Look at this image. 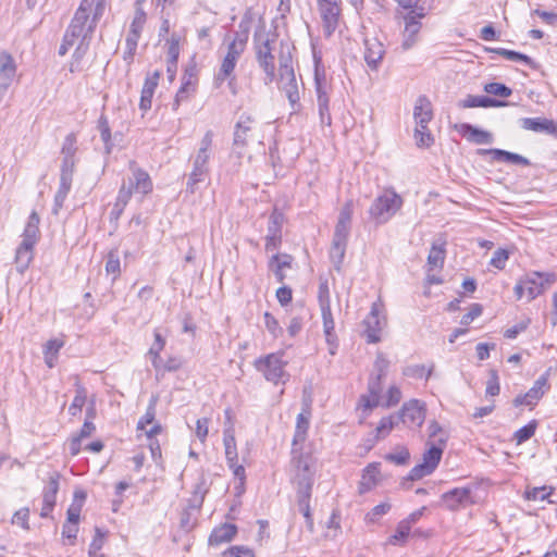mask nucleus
I'll use <instances>...</instances> for the list:
<instances>
[{
  "label": "nucleus",
  "mask_w": 557,
  "mask_h": 557,
  "mask_svg": "<svg viewBox=\"0 0 557 557\" xmlns=\"http://www.w3.org/2000/svg\"><path fill=\"white\" fill-rule=\"evenodd\" d=\"M196 84H197L196 67L193 65L185 70V73L182 78V86L195 92Z\"/></svg>",
  "instance_id": "58"
},
{
  "label": "nucleus",
  "mask_w": 557,
  "mask_h": 557,
  "mask_svg": "<svg viewBox=\"0 0 557 557\" xmlns=\"http://www.w3.org/2000/svg\"><path fill=\"white\" fill-rule=\"evenodd\" d=\"M133 191H135V190L133 189V181L132 180H128V185H126L125 183L122 184V186L119 190L117 197H116V202H115V207H120V211L124 210V208L126 207V205L128 203V201L133 195Z\"/></svg>",
  "instance_id": "48"
},
{
  "label": "nucleus",
  "mask_w": 557,
  "mask_h": 557,
  "mask_svg": "<svg viewBox=\"0 0 557 557\" xmlns=\"http://www.w3.org/2000/svg\"><path fill=\"white\" fill-rule=\"evenodd\" d=\"M129 170L133 173V189L143 195L149 194L152 190V182L149 174L143 169L138 168L135 161L129 162Z\"/></svg>",
  "instance_id": "22"
},
{
  "label": "nucleus",
  "mask_w": 557,
  "mask_h": 557,
  "mask_svg": "<svg viewBox=\"0 0 557 557\" xmlns=\"http://www.w3.org/2000/svg\"><path fill=\"white\" fill-rule=\"evenodd\" d=\"M292 465L294 468L293 482L297 494L311 493L314 476V461L310 454H304L300 448H292Z\"/></svg>",
  "instance_id": "8"
},
{
  "label": "nucleus",
  "mask_w": 557,
  "mask_h": 557,
  "mask_svg": "<svg viewBox=\"0 0 557 557\" xmlns=\"http://www.w3.org/2000/svg\"><path fill=\"white\" fill-rule=\"evenodd\" d=\"M429 440L426 443H436L437 445L446 446L448 441L447 432L435 420L429 423Z\"/></svg>",
  "instance_id": "42"
},
{
  "label": "nucleus",
  "mask_w": 557,
  "mask_h": 557,
  "mask_svg": "<svg viewBox=\"0 0 557 557\" xmlns=\"http://www.w3.org/2000/svg\"><path fill=\"white\" fill-rule=\"evenodd\" d=\"M478 153L481 156L491 154L494 161L515 163L520 165H530V161L521 154L513 153L502 149H479Z\"/></svg>",
  "instance_id": "23"
},
{
  "label": "nucleus",
  "mask_w": 557,
  "mask_h": 557,
  "mask_svg": "<svg viewBox=\"0 0 557 557\" xmlns=\"http://www.w3.org/2000/svg\"><path fill=\"white\" fill-rule=\"evenodd\" d=\"M535 430H536V423L534 421H532V422L528 423L527 425L520 428L515 433V440L517 441L518 444H521V443L530 440L534 435Z\"/></svg>",
  "instance_id": "56"
},
{
  "label": "nucleus",
  "mask_w": 557,
  "mask_h": 557,
  "mask_svg": "<svg viewBox=\"0 0 557 557\" xmlns=\"http://www.w3.org/2000/svg\"><path fill=\"white\" fill-rule=\"evenodd\" d=\"M283 222L282 213L276 210L271 214L268 225V234L270 235H281V226Z\"/></svg>",
  "instance_id": "62"
},
{
  "label": "nucleus",
  "mask_w": 557,
  "mask_h": 557,
  "mask_svg": "<svg viewBox=\"0 0 557 557\" xmlns=\"http://www.w3.org/2000/svg\"><path fill=\"white\" fill-rule=\"evenodd\" d=\"M85 401H86V393H85V389L84 388H79L69 408V412L70 414L72 416H76L77 413L81 412L83 406L85 405Z\"/></svg>",
  "instance_id": "60"
},
{
  "label": "nucleus",
  "mask_w": 557,
  "mask_h": 557,
  "mask_svg": "<svg viewBox=\"0 0 557 557\" xmlns=\"http://www.w3.org/2000/svg\"><path fill=\"white\" fill-rule=\"evenodd\" d=\"M484 91L490 95L498 96L502 98H507L512 94V90L509 87L500 83L486 84L484 86Z\"/></svg>",
  "instance_id": "52"
},
{
  "label": "nucleus",
  "mask_w": 557,
  "mask_h": 557,
  "mask_svg": "<svg viewBox=\"0 0 557 557\" xmlns=\"http://www.w3.org/2000/svg\"><path fill=\"white\" fill-rule=\"evenodd\" d=\"M223 557H255L253 552L243 546H233L223 553Z\"/></svg>",
  "instance_id": "64"
},
{
  "label": "nucleus",
  "mask_w": 557,
  "mask_h": 557,
  "mask_svg": "<svg viewBox=\"0 0 557 557\" xmlns=\"http://www.w3.org/2000/svg\"><path fill=\"white\" fill-rule=\"evenodd\" d=\"M428 449L422 456V462L414 466L410 472L408 478L412 481L420 480L423 476L430 475L437 468L444 448L446 446L437 445L436 443H426Z\"/></svg>",
  "instance_id": "13"
},
{
  "label": "nucleus",
  "mask_w": 557,
  "mask_h": 557,
  "mask_svg": "<svg viewBox=\"0 0 557 557\" xmlns=\"http://www.w3.org/2000/svg\"><path fill=\"white\" fill-rule=\"evenodd\" d=\"M444 243H434L428 256V265L430 270L442 269L445 260Z\"/></svg>",
  "instance_id": "39"
},
{
  "label": "nucleus",
  "mask_w": 557,
  "mask_h": 557,
  "mask_svg": "<svg viewBox=\"0 0 557 557\" xmlns=\"http://www.w3.org/2000/svg\"><path fill=\"white\" fill-rule=\"evenodd\" d=\"M248 33L246 30L243 33H236L233 40L227 45V51L224 59H228L237 63L246 49Z\"/></svg>",
  "instance_id": "28"
},
{
  "label": "nucleus",
  "mask_w": 557,
  "mask_h": 557,
  "mask_svg": "<svg viewBox=\"0 0 557 557\" xmlns=\"http://www.w3.org/2000/svg\"><path fill=\"white\" fill-rule=\"evenodd\" d=\"M508 258H509L508 251L506 249L499 248L496 251H494L490 263L494 268H496L498 270H503L506 265V261L508 260Z\"/></svg>",
  "instance_id": "63"
},
{
  "label": "nucleus",
  "mask_w": 557,
  "mask_h": 557,
  "mask_svg": "<svg viewBox=\"0 0 557 557\" xmlns=\"http://www.w3.org/2000/svg\"><path fill=\"white\" fill-rule=\"evenodd\" d=\"M382 379L376 375H372L369 380V395H362L360 398V405L366 410H372L379 405L380 394L382 392Z\"/></svg>",
  "instance_id": "25"
},
{
  "label": "nucleus",
  "mask_w": 557,
  "mask_h": 557,
  "mask_svg": "<svg viewBox=\"0 0 557 557\" xmlns=\"http://www.w3.org/2000/svg\"><path fill=\"white\" fill-rule=\"evenodd\" d=\"M16 75V64L12 55L5 51L0 52V102Z\"/></svg>",
  "instance_id": "18"
},
{
  "label": "nucleus",
  "mask_w": 557,
  "mask_h": 557,
  "mask_svg": "<svg viewBox=\"0 0 557 557\" xmlns=\"http://www.w3.org/2000/svg\"><path fill=\"white\" fill-rule=\"evenodd\" d=\"M106 272L113 275L115 280L121 272L120 257L116 250H111L107 256Z\"/></svg>",
  "instance_id": "49"
},
{
  "label": "nucleus",
  "mask_w": 557,
  "mask_h": 557,
  "mask_svg": "<svg viewBox=\"0 0 557 557\" xmlns=\"http://www.w3.org/2000/svg\"><path fill=\"white\" fill-rule=\"evenodd\" d=\"M521 126L535 133H545L557 137V123L545 117H523Z\"/></svg>",
  "instance_id": "21"
},
{
  "label": "nucleus",
  "mask_w": 557,
  "mask_h": 557,
  "mask_svg": "<svg viewBox=\"0 0 557 557\" xmlns=\"http://www.w3.org/2000/svg\"><path fill=\"white\" fill-rule=\"evenodd\" d=\"M276 35L267 30L264 25L257 27L253 34L252 46L258 66L264 73L265 85L273 83L276 78L275 48Z\"/></svg>",
  "instance_id": "2"
},
{
  "label": "nucleus",
  "mask_w": 557,
  "mask_h": 557,
  "mask_svg": "<svg viewBox=\"0 0 557 557\" xmlns=\"http://www.w3.org/2000/svg\"><path fill=\"white\" fill-rule=\"evenodd\" d=\"M434 364H432L428 370L423 364H412L408 366L403 370V374L408 377L421 379L425 376L429 379L433 372Z\"/></svg>",
  "instance_id": "47"
},
{
  "label": "nucleus",
  "mask_w": 557,
  "mask_h": 557,
  "mask_svg": "<svg viewBox=\"0 0 557 557\" xmlns=\"http://www.w3.org/2000/svg\"><path fill=\"white\" fill-rule=\"evenodd\" d=\"M406 26L404 32L403 48L410 49L417 41V35L420 32L421 23L417 16L408 15L405 17Z\"/></svg>",
  "instance_id": "33"
},
{
  "label": "nucleus",
  "mask_w": 557,
  "mask_h": 557,
  "mask_svg": "<svg viewBox=\"0 0 557 557\" xmlns=\"http://www.w3.org/2000/svg\"><path fill=\"white\" fill-rule=\"evenodd\" d=\"M397 416L383 417L376 426V438L385 437L398 424Z\"/></svg>",
  "instance_id": "50"
},
{
  "label": "nucleus",
  "mask_w": 557,
  "mask_h": 557,
  "mask_svg": "<svg viewBox=\"0 0 557 557\" xmlns=\"http://www.w3.org/2000/svg\"><path fill=\"white\" fill-rule=\"evenodd\" d=\"M470 490L467 487H457L443 494L442 498L446 507L450 510L457 509L460 505L470 499Z\"/></svg>",
  "instance_id": "27"
},
{
  "label": "nucleus",
  "mask_w": 557,
  "mask_h": 557,
  "mask_svg": "<svg viewBox=\"0 0 557 557\" xmlns=\"http://www.w3.org/2000/svg\"><path fill=\"white\" fill-rule=\"evenodd\" d=\"M379 466V463H370L363 470V474L359 483V492L361 494L369 492L372 487L376 485L380 474Z\"/></svg>",
  "instance_id": "36"
},
{
  "label": "nucleus",
  "mask_w": 557,
  "mask_h": 557,
  "mask_svg": "<svg viewBox=\"0 0 557 557\" xmlns=\"http://www.w3.org/2000/svg\"><path fill=\"white\" fill-rule=\"evenodd\" d=\"M310 423V411H302L297 416L296 429L293 438L292 448H300L306 441L307 432Z\"/></svg>",
  "instance_id": "30"
},
{
  "label": "nucleus",
  "mask_w": 557,
  "mask_h": 557,
  "mask_svg": "<svg viewBox=\"0 0 557 557\" xmlns=\"http://www.w3.org/2000/svg\"><path fill=\"white\" fill-rule=\"evenodd\" d=\"M63 346H64V342L59 338H53L46 343V345L44 347V356H45V362L49 368L54 367L57 356Z\"/></svg>",
  "instance_id": "40"
},
{
  "label": "nucleus",
  "mask_w": 557,
  "mask_h": 557,
  "mask_svg": "<svg viewBox=\"0 0 557 557\" xmlns=\"http://www.w3.org/2000/svg\"><path fill=\"white\" fill-rule=\"evenodd\" d=\"M284 352H274L260 357L255 360V368L261 372L264 379L274 384L286 383L289 374L286 372L285 367L287 361L283 359Z\"/></svg>",
  "instance_id": "10"
},
{
  "label": "nucleus",
  "mask_w": 557,
  "mask_h": 557,
  "mask_svg": "<svg viewBox=\"0 0 557 557\" xmlns=\"http://www.w3.org/2000/svg\"><path fill=\"white\" fill-rule=\"evenodd\" d=\"M425 405L418 399H411L405 403L397 420L401 421L408 428H420L425 420Z\"/></svg>",
  "instance_id": "14"
},
{
  "label": "nucleus",
  "mask_w": 557,
  "mask_h": 557,
  "mask_svg": "<svg viewBox=\"0 0 557 557\" xmlns=\"http://www.w3.org/2000/svg\"><path fill=\"white\" fill-rule=\"evenodd\" d=\"M106 0H83L69 25L65 35L78 42L74 58L86 53L96 25L104 12Z\"/></svg>",
  "instance_id": "1"
},
{
  "label": "nucleus",
  "mask_w": 557,
  "mask_h": 557,
  "mask_svg": "<svg viewBox=\"0 0 557 557\" xmlns=\"http://www.w3.org/2000/svg\"><path fill=\"white\" fill-rule=\"evenodd\" d=\"M253 141L262 143L259 124L252 115L243 113L234 126L232 150L238 158H242L246 148Z\"/></svg>",
  "instance_id": "7"
},
{
  "label": "nucleus",
  "mask_w": 557,
  "mask_h": 557,
  "mask_svg": "<svg viewBox=\"0 0 557 557\" xmlns=\"http://www.w3.org/2000/svg\"><path fill=\"white\" fill-rule=\"evenodd\" d=\"M488 51L497 53L507 60L520 61V62L525 63L527 65H529L532 69L535 67V62L527 54H523V53H520V52H517L513 50H508L505 48H492V49H488Z\"/></svg>",
  "instance_id": "41"
},
{
  "label": "nucleus",
  "mask_w": 557,
  "mask_h": 557,
  "mask_svg": "<svg viewBox=\"0 0 557 557\" xmlns=\"http://www.w3.org/2000/svg\"><path fill=\"white\" fill-rule=\"evenodd\" d=\"M310 498H311V493L297 494L299 511L306 518V522H307L309 530L312 531L313 520H312L311 512H310Z\"/></svg>",
  "instance_id": "46"
},
{
  "label": "nucleus",
  "mask_w": 557,
  "mask_h": 557,
  "mask_svg": "<svg viewBox=\"0 0 557 557\" xmlns=\"http://www.w3.org/2000/svg\"><path fill=\"white\" fill-rule=\"evenodd\" d=\"M389 368V361L386 359L384 354L379 352L374 361V375L379 377H385Z\"/></svg>",
  "instance_id": "59"
},
{
  "label": "nucleus",
  "mask_w": 557,
  "mask_h": 557,
  "mask_svg": "<svg viewBox=\"0 0 557 557\" xmlns=\"http://www.w3.org/2000/svg\"><path fill=\"white\" fill-rule=\"evenodd\" d=\"M99 131L101 135V139L103 140L106 145V151L107 153L111 152L112 144H111V131L109 127L108 120L104 116H101L99 119Z\"/></svg>",
  "instance_id": "55"
},
{
  "label": "nucleus",
  "mask_w": 557,
  "mask_h": 557,
  "mask_svg": "<svg viewBox=\"0 0 557 557\" xmlns=\"http://www.w3.org/2000/svg\"><path fill=\"white\" fill-rule=\"evenodd\" d=\"M314 60V87L317 95V104L319 110L320 122L322 125L330 126L332 117L330 112V94L332 90L331 83L326 78L325 69L322 64L321 57L313 52Z\"/></svg>",
  "instance_id": "6"
},
{
  "label": "nucleus",
  "mask_w": 557,
  "mask_h": 557,
  "mask_svg": "<svg viewBox=\"0 0 557 557\" xmlns=\"http://www.w3.org/2000/svg\"><path fill=\"white\" fill-rule=\"evenodd\" d=\"M548 375V371L542 374L524 395L515 398L513 405L517 407L522 405L529 406L530 408L534 407L549 388Z\"/></svg>",
  "instance_id": "16"
},
{
  "label": "nucleus",
  "mask_w": 557,
  "mask_h": 557,
  "mask_svg": "<svg viewBox=\"0 0 557 557\" xmlns=\"http://www.w3.org/2000/svg\"><path fill=\"white\" fill-rule=\"evenodd\" d=\"M72 178L60 177V185L54 196V213L62 208L72 186Z\"/></svg>",
  "instance_id": "43"
},
{
  "label": "nucleus",
  "mask_w": 557,
  "mask_h": 557,
  "mask_svg": "<svg viewBox=\"0 0 557 557\" xmlns=\"http://www.w3.org/2000/svg\"><path fill=\"white\" fill-rule=\"evenodd\" d=\"M318 300H319L320 309L331 307L330 289H329L327 281L320 282L319 290H318Z\"/></svg>",
  "instance_id": "61"
},
{
  "label": "nucleus",
  "mask_w": 557,
  "mask_h": 557,
  "mask_svg": "<svg viewBox=\"0 0 557 557\" xmlns=\"http://www.w3.org/2000/svg\"><path fill=\"white\" fill-rule=\"evenodd\" d=\"M213 132L207 131L199 143V148L193 157V170L187 182V190L194 193L196 185L205 180L209 172V160L211 158Z\"/></svg>",
  "instance_id": "9"
},
{
  "label": "nucleus",
  "mask_w": 557,
  "mask_h": 557,
  "mask_svg": "<svg viewBox=\"0 0 557 557\" xmlns=\"http://www.w3.org/2000/svg\"><path fill=\"white\" fill-rule=\"evenodd\" d=\"M104 543V534L101 532L99 528L96 529L95 536L92 542L90 543L88 555L89 557H102L99 555Z\"/></svg>",
  "instance_id": "53"
},
{
  "label": "nucleus",
  "mask_w": 557,
  "mask_h": 557,
  "mask_svg": "<svg viewBox=\"0 0 557 557\" xmlns=\"http://www.w3.org/2000/svg\"><path fill=\"white\" fill-rule=\"evenodd\" d=\"M401 206L403 198L395 190L387 189L374 199L369 214L377 224H384L395 215Z\"/></svg>",
  "instance_id": "11"
},
{
  "label": "nucleus",
  "mask_w": 557,
  "mask_h": 557,
  "mask_svg": "<svg viewBox=\"0 0 557 557\" xmlns=\"http://www.w3.org/2000/svg\"><path fill=\"white\" fill-rule=\"evenodd\" d=\"M413 116L417 125H428L433 117L431 102L424 96L417 99L413 110Z\"/></svg>",
  "instance_id": "32"
},
{
  "label": "nucleus",
  "mask_w": 557,
  "mask_h": 557,
  "mask_svg": "<svg viewBox=\"0 0 557 557\" xmlns=\"http://www.w3.org/2000/svg\"><path fill=\"white\" fill-rule=\"evenodd\" d=\"M322 320H323V330L326 337V342L329 344H332L335 335H334V329L335 323L332 315L331 307L330 308H322L321 309Z\"/></svg>",
  "instance_id": "45"
},
{
  "label": "nucleus",
  "mask_w": 557,
  "mask_h": 557,
  "mask_svg": "<svg viewBox=\"0 0 557 557\" xmlns=\"http://www.w3.org/2000/svg\"><path fill=\"white\" fill-rule=\"evenodd\" d=\"M60 478H61V475L59 472L51 473L49 476L48 483L44 488L42 507H41V511H40V516L42 518L48 517L54 508V505L57 502V494L59 491Z\"/></svg>",
  "instance_id": "19"
},
{
  "label": "nucleus",
  "mask_w": 557,
  "mask_h": 557,
  "mask_svg": "<svg viewBox=\"0 0 557 557\" xmlns=\"http://www.w3.org/2000/svg\"><path fill=\"white\" fill-rule=\"evenodd\" d=\"M459 132L465 138L476 145H490L493 143V135L491 133L468 123L461 124Z\"/></svg>",
  "instance_id": "26"
},
{
  "label": "nucleus",
  "mask_w": 557,
  "mask_h": 557,
  "mask_svg": "<svg viewBox=\"0 0 557 557\" xmlns=\"http://www.w3.org/2000/svg\"><path fill=\"white\" fill-rule=\"evenodd\" d=\"M39 215L33 211L28 216V221L23 232V239L15 252L16 269L20 273H23L32 262L34 258V247L39 240Z\"/></svg>",
  "instance_id": "5"
},
{
  "label": "nucleus",
  "mask_w": 557,
  "mask_h": 557,
  "mask_svg": "<svg viewBox=\"0 0 557 557\" xmlns=\"http://www.w3.org/2000/svg\"><path fill=\"white\" fill-rule=\"evenodd\" d=\"M77 147H76V136L75 134H69L62 145L61 153L62 157L75 158Z\"/></svg>",
  "instance_id": "57"
},
{
  "label": "nucleus",
  "mask_w": 557,
  "mask_h": 557,
  "mask_svg": "<svg viewBox=\"0 0 557 557\" xmlns=\"http://www.w3.org/2000/svg\"><path fill=\"white\" fill-rule=\"evenodd\" d=\"M156 405L157 398L152 397L149 401L146 413L139 419L137 423V429L145 431L148 438H151L161 432V425L158 423L153 424L150 429H147V426L152 424L154 421Z\"/></svg>",
  "instance_id": "24"
},
{
  "label": "nucleus",
  "mask_w": 557,
  "mask_h": 557,
  "mask_svg": "<svg viewBox=\"0 0 557 557\" xmlns=\"http://www.w3.org/2000/svg\"><path fill=\"white\" fill-rule=\"evenodd\" d=\"M364 60L371 70H377L383 57L385 49L383 44L375 37L364 39Z\"/></svg>",
  "instance_id": "20"
},
{
  "label": "nucleus",
  "mask_w": 557,
  "mask_h": 557,
  "mask_svg": "<svg viewBox=\"0 0 557 557\" xmlns=\"http://www.w3.org/2000/svg\"><path fill=\"white\" fill-rule=\"evenodd\" d=\"M293 257L287 253H276L273 255L269 261V268L274 273L276 280L278 282H283L285 280L284 270L292 267Z\"/></svg>",
  "instance_id": "29"
},
{
  "label": "nucleus",
  "mask_w": 557,
  "mask_h": 557,
  "mask_svg": "<svg viewBox=\"0 0 557 557\" xmlns=\"http://www.w3.org/2000/svg\"><path fill=\"white\" fill-rule=\"evenodd\" d=\"M237 532V528L234 524L225 523L221 527L215 528L209 536L210 545H220L232 541Z\"/></svg>",
  "instance_id": "35"
},
{
  "label": "nucleus",
  "mask_w": 557,
  "mask_h": 557,
  "mask_svg": "<svg viewBox=\"0 0 557 557\" xmlns=\"http://www.w3.org/2000/svg\"><path fill=\"white\" fill-rule=\"evenodd\" d=\"M414 138L419 147H430L434 140L428 125H417Z\"/></svg>",
  "instance_id": "51"
},
{
  "label": "nucleus",
  "mask_w": 557,
  "mask_h": 557,
  "mask_svg": "<svg viewBox=\"0 0 557 557\" xmlns=\"http://www.w3.org/2000/svg\"><path fill=\"white\" fill-rule=\"evenodd\" d=\"M354 212V205L351 200H348L342 207L335 231L333 235L332 246L330 249L331 260L338 267L344 259L348 237L351 228V216Z\"/></svg>",
  "instance_id": "4"
},
{
  "label": "nucleus",
  "mask_w": 557,
  "mask_h": 557,
  "mask_svg": "<svg viewBox=\"0 0 557 557\" xmlns=\"http://www.w3.org/2000/svg\"><path fill=\"white\" fill-rule=\"evenodd\" d=\"M410 530L411 528L408 525V522L401 520L397 525L395 534L389 537V543L394 545L400 542L404 543L408 537Z\"/></svg>",
  "instance_id": "54"
},
{
  "label": "nucleus",
  "mask_w": 557,
  "mask_h": 557,
  "mask_svg": "<svg viewBox=\"0 0 557 557\" xmlns=\"http://www.w3.org/2000/svg\"><path fill=\"white\" fill-rule=\"evenodd\" d=\"M147 16L145 11L141 8H138L135 11V15L129 26V32L126 36V42H134L138 45V40L140 38L141 32L144 29V25L146 23Z\"/></svg>",
  "instance_id": "34"
},
{
  "label": "nucleus",
  "mask_w": 557,
  "mask_h": 557,
  "mask_svg": "<svg viewBox=\"0 0 557 557\" xmlns=\"http://www.w3.org/2000/svg\"><path fill=\"white\" fill-rule=\"evenodd\" d=\"M318 5L324 32L327 36H331L338 25L341 8L336 0H318Z\"/></svg>",
  "instance_id": "17"
},
{
  "label": "nucleus",
  "mask_w": 557,
  "mask_h": 557,
  "mask_svg": "<svg viewBox=\"0 0 557 557\" xmlns=\"http://www.w3.org/2000/svg\"><path fill=\"white\" fill-rule=\"evenodd\" d=\"M223 443L228 467L233 468L235 466V461H237V448L234 432L232 429H227L224 431Z\"/></svg>",
  "instance_id": "37"
},
{
  "label": "nucleus",
  "mask_w": 557,
  "mask_h": 557,
  "mask_svg": "<svg viewBox=\"0 0 557 557\" xmlns=\"http://www.w3.org/2000/svg\"><path fill=\"white\" fill-rule=\"evenodd\" d=\"M507 102L497 100L487 96H467L466 99L459 102L461 108H492V107H504Z\"/></svg>",
  "instance_id": "31"
},
{
  "label": "nucleus",
  "mask_w": 557,
  "mask_h": 557,
  "mask_svg": "<svg viewBox=\"0 0 557 557\" xmlns=\"http://www.w3.org/2000/svg\"><path fill=\"white\" fill-rule=\"evenodd\" d=\"M278 88L286 95L294 108L299 102L298 83L296 79L290 47L281 42L278 51Z\"/></svg>",
  "instance_id": "3"
},
{
  "label": "nucleus",
  "mask_w": 557,
  "mask_h": 557,
  "mask_svg": "<svg viewBox=\"0 0 557 557\" xmlns=\"http://www.w3.org/2000/svg\"><path fill=\"white\" fill-rule=\"evenodd\" d=\"M382 305L376 301L372 304L371 311L363 321L368 343H379L381 332L386 325V320L381 317Z\"/></svg>",
  "instance_id": "15"
},
{
  "label": "nucleus",
  "mask_w": 557,
  "mask_h": 557,
  "mask_svg": "<svg viewBox=\"0 0 557 557\" xmlns=\"http://www.w3.org/2000/svg\"><path fill=\"white\" fill-rule=\"evenodd\" d=\"M555 278L556 276L553 273L532 272L519 281L515 286V294L518 299L525 295L528 300H533L554 283Z\"/></svg>",
  "instance_id": "12"
},
{
  "label": "nucleus",
  "mask_w": 557,
  "mask_h": 557,
  "mask_svg": "<svg viewBox=\"0 0 557 557\" xmlns=\"http://www.w3.org/2000/svg\"><path fill=\"white\" fill-rule=\"evenodd\" d=\"M553 494V487L543 485L539 487H530L528 486L524 492V497L528 500H545L548 499V497Z\"/></svg>",
  "instance_id": "44"
},
{
  "label": "nucleus",
  "mask_w": 557,
  "mask_h": 557,
  "mask_svg": "<svg viewBox=\"0 0 557 557\" xmlns=\"http://www.w3.org/2000/svg\"><path fill=\"white\" fill-rule=\"evenodd\" d=\"M236 64V62L223 58L220 70L214 76V84L218 87L226 79H230V86L233 85V82L235 81L233 73Z\"/></svg>",
  "instance_id": "38"
}]
</instances>
